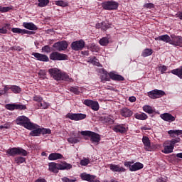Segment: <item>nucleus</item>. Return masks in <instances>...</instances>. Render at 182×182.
<instances>
[{
	"mask_svg": "<svg viewBox=\"0 0 182 182\" xmlns=\"http://www.w3.org/2000/svg\"><path fill=\"white\" fill-rule=\"evenodd\" d=\"M143 110L144 112H146V113H149V114H151V113H153V112H154L153 110V108L151 106L149 105H145L143 107Z\"/></svg>",
	"mask_w": 182,
	"mask_h": 182,
	"instance_id": "obj_38",
	"label": "nucleus"
},
{
	"mask_svg": "<svg viewBox=\"0 0 182 182\" xmlns=\"http://www.w3.org/2000/svg\"><path fill=\"white\" fill-rule=\"evenodd\" d=\"M82 136H88L90 138V141L97 146L100 143V135L92 131H82L81 132Z\"/></svg>",
	"mask_w": 182,
	"mask_h": 182,
	"instance_id": "obj_4",
	"label": "nucleus"
},
{
	"mask_svg": "<svg viewBox=\"0 0 182 182\" xmlns=\"http://www.w3.org/2000/svg\"><path fill=\"white\" fill-rule=\"evenodd\" d=\"M83 103L84 105H85V106L91 107V109H92V110H95V112H97V110H99V102H97V101L85 100Z\"/></svg>",
	"mask_w": 182,
	"mask_h": 182,
	"instance_id": "obj_12",
	"label": "nucleus"
},
{
	"mask_svg": "<svg viewBox=\"0 0 182 182\" xmlns=\"http://www.w3.org/2000/svg\"><path fill=\"white\" fill-rule=\"evenodd\" d=\"M168 68L166 65H160L159 66V70L161 71V73H166Z\"/></svg>",
	"mask_w": 182,
	"mask_h": 182,
	"instance_id": "obj_48",
	"label": "nucleus"
},
{
	"mask_svg": "<svg viewBox=\"0 0 182 182\" xmlns=\"http://www.w3.org/2000/svg\"><path fill=\"white\" fill-rule=\"evenodd\" d=\"M168 134L171 135V137H176L178 134H182V130H169Z\"/></svg>",
	"mask_w": 182,
	"mask_h": 182,
	"instance_id": "obj_34",
	"label": "nucleus"
},
{
	"mask_svg": "<svg viewBox=\"0 0 182 182\" xmlns=\"http://www.w3.org/2000/svg\"><path fill=\"white\" fill-rule=\"evenodd\" d=\"M157 182H166V179L163 178H159L157 179L156 181Z\"/></svg>",
	"mask_w": 182,
	"mask_h": 182,
	"instance_id": "obj_62",
	"label": "nucleus"
},
{
	"mask_svg": "<svg viewBox=\"0 0 182 182\" xmlns=\"http://www.w3.org/2000/svg\"><path fill=\"white\" fill-rule=\"evenodd\" d=\"M63 159V155L59 153H52L48 156V160L55 161Z\"/></svg>",
	"mask_w": 182,
	"mask_h": 182,
	"instance_id": "obj_24",
	"label": "nucleus"
},
{
	"mask_svg": "<svg viewBox=\"0 0 182 182\" xmlns=\"http://www.w3.org/2000/svg\"><path fill=\"white\" fill-rule=\"evenodd\" d=\"M134 117L138 120H146L147 119V114L144 113H136L134 114Z\"/></svg>",
	"mask_w": 182,
	"mask_h": 182,
	"instance_id": "obj_33",
	"label": "nucleus"
},
{
	"mask_svg": "<svg viewBox=\"0 0 182 182\" xmlns=\"http://www.w3.org/2000/svg\"><path fill=\"white\" fill-rule=\"evenodd\" d=\"M11 50H18V52H21L22 50V48H21L20 46H14L11 48Z\"/></svg>",
	"mask_w": 182,
	"mask_h": 182,
	"instance_id": "obj_56",
	"label": "nucleus"
},
{
	"mask_svg": "<svg viewBox=\"0 0 182 182\" xmlns=\"http://www.w3.org/2000/svg\"><path fill=\"white\" fill-rule=\"evenodd\" d=\"M101 120L103 123H107L108 124H113L114 123V121L110 116L102 117Z\"/></svg>",
	"mask_w": 182,
	"mask_h": 182,
	"instance_id": "obj_31",
	"label": "nucleus"
},
{
	"mask_svg": "<svg viewBox=\"0 0 182 182\" xmlns=\"http://www.w3.org/2000/svg\"><path fill=\"white\" fill-rule=\"evenodd\" d=\"M49 4V0H38V6L40 8H43Z\"/></svg>",
	"mask_w": 182,
	"mask_h": 182,
	"instance_id": "obj_40",
	"label": "nucleus"
},
{
	"mask_svg": "<svg viewBox=\"0 0 182 182\" xmlns=\"http://www.w3.org/2000/svg\"><path fill=\"white\" fill-rule=\"evenodd\" d=\"M153 50L150 48L144 49L141 53V56L144 58H147V56H151V55H153Z\"/></svg>",
	"mask_w": 182,
	"mask_h": 182,
	"instance_id": "obj_32",
	"label": "nucleus"
},
{
	"mask_svg": "<svg viewBox=\"0 0 182 182\" xmlns=\"http://www.w3.org/2000/svg\"><path fill=\"white\" fill-rule=\"evenodd\" d=\"M42 50L43 52H46L47 53H49V52H50V48L48 46H46L42 48Z\"/></svg>",
	"mask_w": 182,
	"mask_h": 182,
	"instance_id": "obj_55",
	"label": "nucleus"
},
{
	"mask_svg": "<svg viewBox=\"0 0 182 182\" xmlns=\"http://www.w3.org/2000/svg\"><path fill=\"white\" fill-rule=\"evenodd\" d=\"M160 117L162 119V120H164V122H168V123L176 121V117L172 116V114L170 113L161 114Z\"/></svg>",
	"mask_w": 182,
	"mask_h": 182,
	"instance_id": "obj_15",
	"label": "nucleus"
},
{
	"mask_svg": "<svg viewBox=\"0 0 182 182\" xmlns=\"http://www.w3.org/2000/svg\"><path fill=\"white\" fill-rule=\"evenodd\" d=\"M89 62L95 66H100V63H99V60L96 57L90 58Z\"/></svg>",
	"mask_w": 182,
	"mask_h": 182,
	"instance_id": "obj_37",
	"label": "nucleus"
},
{
	"mask_svg": "<svg viewBox=\"0 0 182 182\" xmlns=\"http://www.w3.org/2000/svg\"><path fill=\"white\" fill-rule=\"evenodd\" d=\"M34 32L33 31H28L26 29H23V33L22 35H33Z\"/></svg>",
	"mask_w": 182,
	"mask_h": 182,
	"instance_id": "obj_53",
	"label": "nucleus"
},
{
	"mask_svg": "<svg viewBox=\"0 0 182 182\" xmlns=\"http://www.w3.org/2000/svg\"><path fill=\"white\" fill-rule=\"evenodd\" d=\"M109 76L112 80H118L119 82L124 80V77H123V76L115 74L113 72L109 73Z\"/></svg>",
	"mask_w": 182,
	"mask_h": 182,
	"instance_id": "obj_25",
	"label": "nucleus"
},
{
	"mask_svg": "<svg viewBox=\"0 0 182 182\" xmlns=\"http://www.w3.org/2000/svg\"><path fill=\"white\" fill-rule=\"evenodd\" d=\"M164 95H166V92L160 90H154L148 92V96L151 99H159L161 97V96H164Z\"/></svg>",
	"mask_w": 182,
	"mask_h": 182,
	"instance_id": "obj_9",
	"label": "nucleus"
},
{
	"mask_svg": "<svg viewBox=\"0 0 182 182\" xmlns=\"http://www.w3.org/2000/svg\"><path fill=\"white\" fill-rule=\"evenodd\" d=\"M11 127V124L6 123L3 126H0V129H9Z\"/></svg>",
	"mask_w": 182,
	"mask_h": 182,
	"instance_id": "obj_57",
	"label": "nucleus"
},
{
	"mask_svg": "<svg viewBox=\"0 0 182 182\" xmlns=\"http://www.w3.org/2000/svg\"><path fill=\"white\" fill-rule=\"evenodd\" d=\"M51 77L55 80H65V82H73V80L69 77L66 73L60 72L58 68H50L48 70Z\"/></svg>",
	"mask_w": 182,
	"mask_h": 182,
	"instance_id": "obj_1",
	"label": "nucleus"
},
{
	"mask_svg": "<svg viewBox=\"0 0 182 182\" xmlns=\"http://www.w3.org/2000/svg\"><path fill=\"white\" fill-rule=\"evenodd\" d=\"M176 157H178V159H182V153L177 154Z\"/></svg>",
	"mask_w": 182,
	"mask_h": 182,
	"instance_id": "obj_63",
	"label": "nucleus"
},
{
	"mask_svg": "<svg viewBox=\"0 0 182 182\" xmlns=\"http://www.w3.org/2000/svg\"><path fill=\"white\" fill-rule=\"evenodd\" d=\"M90 50H92V52H95V50H97V46H96V45L92 44L90 48Z\"/></svg>",
	"mask_w": 182,
	"mask_h": 182,
	"instance_id": "obj_58",
	"label": "nucleus"
},
{
	"mask_svg": "<svg viewBox=\"0 0 182 182\" xmlns=\"http://www.w3.org/2000/svg\"><path fill=\"white\" fill-rule=\"evenodd\" d=\"M68 141H69L71 144H76V143H79V139L75 137H70L68 139Z\"/></svg>",
	"mask_w": 182,
	"mask_h": 182,
	"instance_id": "obj_44",
	"label": "nucleus"
},
{
	"mask_svg": "<svg viewBox=\"0 0 182 182\" xmlns=\"http://www.w3.org/2000/svg\"><path fill=\"white\" fill-rule=\"evenodd\" d=\"M62 181L63 182H75L76 181V179H70L67 177L62 178Z\"/></svg>",
	"mask_w": 182,
	"mask_h": 182,
	"instance_id": "obj_51",
	"label": "nucleus"
},
{
	"mask_svg": "<svg viewBox=\"0 0 182 182\" xmlns=\"http://www.w3.org/2000/svg\"><path fill=\"white\" fill-rule=\"evenodd\" d=\"M109 168L112 171L117 173H124L126 171V168L120 166V165L111 164L109 165Z\"/></svg>",
	"mask_w": 182,
	"mask_h": 182,
	"instance_id": "obj_20",
	"label": "nucleus"
},
{
	"mask_svg": "<svg viewBox=\"0 0 182 182\" xmlns=\"http://www.w3.org/2000/svg\"><path fill=\"white\" fill-rule=\"evenodd\" d=\"M142 142L144 146V149L146 151H150L151 149V144L150 143V139L147 136H143Z\"/></svg>",
	"mask_w": 182,
	"mask_h": 182,
	"instance_id": "obj_21",
	"label": "nucleus"
},
{
	"mask_svg": "<svg viewBox=\"0 0 182 182\" xmlns=\"http://www.w3.org/2000/svg\"><path fill=\"white\" fill-rule=\"evenodd\" d=\"M144 8H148L149 9H151V8H154V4L151 3H147L144 5Z\"/></svg>",
	"mask_w": 182,
	"mask_h": 182,
	"instance_id": "obj_52",
	"label": "nucleus"
},
{
	"mask_svg": "<svg viewBox=\"0 0 182 182\" xmlns=\"http://www.w3.org/2000/svg\"><path fill=\"white\" fill-rule=\"evenodd\" d=\"M120 114L123 117H131V116H133V111L124 107L120 110Z\"/></svg>",
	"mask_w": 182,
	"mask_h": 182,
	"instance_id": "obj_23",
	"label": "nucleus"
},
{
	"mask_svg": "<svg viewBox=\"0 0 182 182\" xmlns=\"http://www.w3.org/2000/svg\"><path fill=\"white\" fill-rule=\"evenodd\" d=\"M16 123L19 126H23V127L28 129V130H32V129H35V127H36V125L31 122V119L26 116H20L17 117Z\"/></svg>",
	"mask_w": 182,
	"mask_h": 182,
	"instance_id": "obj_2",
	"label": "nucleus"
},
{
	"mask_svg": "<svg viewBox=\"0 0 182 182\" xmlns=\"http://www.w3.org/2000/svg\"><path fill=\"white\" fill-rule=\"evenodd\" d=\"M10 89L14 93H19L20 92H21V89L18 86H16V85L11 86Z\"/></svg>",
	"mask_w": 182,
	"mask_h": 182,
	"instance_id": "obj_41",
	"label": "nucleus"
},
{
	"mask_svg": "<svg viewBox=\"0 0 182 182\" xmlns=\"http://www.w3.org/2000/svg\"><path fill=\"white\" fill-rule=\"evenodd\" d=\"M171 73L173 75H176V76H178V77H179L180 79H182V66L179 68L172 70Z\"/></svg>",
	"mask_w": 182,
	"mask_h": 182,
	"instance_id": "obj_29",
	"label": "nucleus"
},
{
	"mask_svg": "<svg viewBox=\"0 0 182 182\" xmlns=\"http://www.w3.org/2000/svg\"><path fill=\"white\" fill-rule=\"evenodd\" d=\"M70 92H72L73 93H75V95L77 94V93H79V90L77 89V87H71L70 88Z\"/></svg>",
	"mask_w": 182,
	"mask_h": 182,
	"instance_id": "obj_54",
	"label": "nucleus"
},
{
	"mask_svg": "<svg viewBox=\"0 0 182 182\" xmlns=\"http://www.w3.org/2000/svg\"><path fill=\"white\" fill-rule=\"evenodd\" d=\"M176 143H180V138H175L171 141H166L164 144V153L165 154L173 153V150H174V146H176Z\"/></svg>",
	"mask_w": 182,
	"mask_h": 182,
	"instance_id": "obj_3",
	"label": "nucleus"
},
{
	"mask_svg": "<svg viewBox=\"0 0 182 182\" xmlns=\"http://www.w3.org/2000/svg\"><path fill=\"white\" fill-rule=\"evenodd\" d=\"M48 170L52 173H59V164L50 162L48 164Z\"/></svg>",
	"mask_w": 182,
	"mask_h": 182,
	"instance_id": "obj_22",
	"label": "nucleus"
},
{
	"mask_svg": "<svg viewBox=\"0 0 182 182\" xmlns=\"http://www.w3.org/2000/svg\"><path fill=\"white\" fill-rule=\"evenodd\" d=\"M68 119L70 120H83V119H86V114H69L68 115Z\"/></svg>",
	"mask_w": 182,
	"mask_h": 182,
	"instance_id": "obj_17",
	"label": "nucleus"
},
{
	"mask_svg": "<svg viewBox=\"0 0 182 182\" xmlns=\"http://www.w3.org/2000/svg\"><path fill=\"white\" fill-rule=\"evenodd\" d=\"M99 43L101 46H107L109 45V38L103 37L99 41Z\"/></svg>",
	"mask_w": 182,
	"mask_h": 182,
	"instance_id": "obj_35",
	"label": "nucleus"
},
{
	"mask_svg": "<svg viewBox=\"0 0 182 182\" xmlns=\"http://www.w3.org/2000/svg\"><path fill=\"white\" fill-rule=\"evenodd\" d=\"M33 100H34V102H37L38 103H41V102L43 101V98L39 95H34Z\"/></svg>",
	"mask_w": 182,
	"mask_h": 182,
	"instance_id": "obj_47",
	"label": "nucleus"
},
{
	"mask_svg": "<svg viewBox=\"0 0 182 182\" xmlns=\"http://www.w3.org/2000/svg\"><path fill=\"white\" fill-rule=\"evenodd\" d=\"M32 56H34L37 59V60H40L41 62H49V57L45 54H41L39 53H33Z\"/></svg>",
	"mask_w": 182,
	"mask_h": 182,
	"instance_id": "obj_16",
	"label": "nucleus"
},
{
	"mask_svg": "<svg viewBox=\"0 0 182 182\" xmlns=\"http://www.w3.org/2000/svg\"><path fill=\"white\" fill-rule=\"evenodd\" d=\"M36 127L33 128L30 132L31 136H41V128H38V125L35 124Z\"/></svg>",
	"mask_w": 182,
	"mask_h": 182,
	"instance_id": "obj_30",
	"label": "nucleus"
},
{
	"mask_svg": "<svg viewBox=\"0 0 182 182\" xmlns=\"http://www.w3.org/2000/svg\"><path fill=\"white\" fill-rule=\"evenodd\" d=\"M38 107L41 109H48L50 105L48 102H46L45 101H42L38 104Z\"/></svg>",
	"mask_w": 182,
	"mask_h": 182,
	"instance_id": "obj_36",
	"label": "nucleus"
},
{
	"mask_svg": "<svg viewBox=\"0 0 182 182\" xmlns=\"http://www.w3.org/2000/svg\"><path fill=\"white\" fill-rule=\"evenodd\" d=\"M80 177L82 180L85 181L93 182L96 178V176L87 174L86 173H82L80 174Z\"/></svg>",
	"mask_w": 182,
	"mask_h": 182,
	"instance_id": "obj_18",
	"label": "nucleus"
},
{
	"mask_svg": "<svg viewBox=\"0 0 182 182\" xmlns=\"http://www.w3.org/2000/svg\"><path fill=\"white\" fill-rule=\"evenodd\" d=\"M72 165L66 162L58 164V170H70Z\"/></svg>",
	"mask_w": 182,
	"mask_h": 182,
	"instance_id": "obj_27",
	"label": "nucleus"
},
{
	"mask_svg": "<svg viewBox=\"0 0 182 182\" xmlns=\"http://www.w3.org/2000/svg\"><path fill=\"white\" fill-rule=\"evenodd\" d=\"M68 46H69V44H68V42L65 41L57 42L53 44V48H55L56 50H58V52L66 50V49H68Z\"/></svg>",
	"mask_w": 182,
	"mask_h": 182,
	"instance_id": "obj_10",
	"label": "nucleus"
},
{
	"mask_svg": "<svg viewBox=\"0 0 182 182\" xmlns=\"http://www.w3.org/2000/svg\"><path fill=\"white\" fill-rule=\"evenodd\" d=\"M11 11V7H4L0 6V12H9Z\"/></svg>",
	"mask_w": 182,
	"mask_h": 182,
	"instance_id": "obj_50",
	"label": "nucleus"
},
{
	"mask_svg": "<svg viewBox=\"0 0 182 182\" xmlns=\"http://www.w3.org/2000/svg\"><path fill=\"white\" fill-rule=\"evenodd\" d=\"M124 164L125 167L129 168V171H137L138 170H141L144 167L143 164L140 162L133 164L132 161H126Z\"/></svg>",
	"mask_w": 182,
	"mask_h": 182,
	"instance_id": "obj_6",
	"label": "nucleus"
},
{
	"mask_svg": "<svg viewBox=\"0 0 182 182\" xmlns=\"http://www.w3.org/2000/svg\"><path fill=\"white\" fill-rule=\"evenodd\" d=\"M155 39L156 41H161L162 42H166V43H170V42L171 41V38H170V36H168V35L160 36Z\"/></svg>",
	"mask_w": 182,
	"mask_h": 182,
	"instance_id": "obj_26",
	"label": "nucleus"
},
{
	"mask_svg": "<svg viewBox=\"0 0 182 182\" xmlns=\"http://www.w3.org/2000/svg\"><path fill=\"white\" fill-rule=\"evenodd\" d=\"M15 161L17 164H22V163L25 162V158L20 156L15 158Z\"/></svg>",
	"mask_w": 182,
	"mask_h": 182,
	"instance_id": "obj_46",
	"label": "nucleus"
},
{
	"mask_svg": "<svg viewBox=\"0 0 182 182\" xmlns=\"http://www.w3.org/2000/svg\"><path fill=\"white\" fill-rule=\"evenodd\" d=\"M55 4L58 6H68V3H66V2H65V1H63L62 0L55 1Z\"/></svg>",
	"mask_w": 182,
	"mask_h": 182,
	"instance_id": "obj_43",
	"label": "nucleus"
},
{
	"mask_svg": "<svg viewBox=\"0 0 182 182\" xmlns=\"http://www.w3.org/2000/svg\"><path fill=\"white\" fill-rule=\"evenodd\" d=\"M23 29H21L19 28H11V32H13L14 33H23Z\"/></svg>",
	"mask_w": 182,
	"mask_h": 182,
	"instance_id": "obj_49",
	"label": "nucleus"
},
{
	"mask_svg": "<svg viewBox=\"0 0 182 182\" xmlns=\"http://www.w3.org/2000/svg\"><path fill=\"white\" fill-rule=\"evenodd\" d=\"M11 89V87H9L8 85H4V90L6 93H8V91Z\"/></svg>",
	"mask_w": 182,
	"mask_h": 182,
	"instance_id": "obj_60",
	"label": "nucleus"
},
{
	"mask_svg": "<svg viewBox=\"0 0 182 182\" xmlns=\"http://www.w3.org/2000/svg\"><path fill=\"white\" fill-rule=\"evenodd\" d=\"M96 28L97 29H100V28H101V29H103V31H106V29H107V28H109L107 25L106 23H98L96 24Z\"/></svg>",
	"mask_w": 182,
	"mask_h": 182,
	"instance_id": "obj_39",
	"label": "nucleus"
},
{
	"mask_svg": "<svg viewBox=\"0 0 182 182\" xmlns=\"http://www.w3.org/2000/svg\"><path fill=\"white\" fill-rule=\"evenodd\" d=\"M90 163V160L87 158H84L80 161V166H87Z\"/></svg>",
	"mask_w": 182,
	"mask_h": 182,
	"instance_id": "obj_42",
	"label": "nucleus"
},
{
	"mask_svg": "<svg viewBox=\"0 0 182 182\" xmlns=\"http://www.w3.org/2000/svg\"><path fill=\"white\" fill-rule=\"evenodd\" d=\"M126 125L121 124L116 125L113 127L112 130H114L116 133H126L127 132V127L126 128Z\"/></svg>",
	"mask_w": 182,
	"mask_h": 182,
	"instance_id": "obj_19",
	"label": "nucleus"
},
{
	"mask_svg": "<svg viewBox=\"0 0 182 182\" xmlns=\"http://www.w3.org/2000/svg\"><path fill=\"white\" fill-rule=\"evenodd\" d=\"M41 134H50L51 131L49 129L40 128Z\"/></svg>",
	"mask_w": 182,
	"mask_h": 182,
	"instance_id": "obj_45",
	"label": "nucleus"
},
{
	"mask_svg": "<svg viewBox=\"0 0 182 182\" xmlns=\"http://www.w3.org/2000/svg\"><path fill=\"white\" fill-rule=\"evenodd\" d=\"M23 26L26 29H29L30 31H38V27L33 24V23H23Z\"/></svg>",
	"mask_w": 182,
	"mask_h": 182,
	"instance_id": "obj_28",
	"label": "nucleus"
},
{
	"mask_svg": "<svg viewBox=\"0 0 182 182\" xmlns=\"http://www.w3.org/2000/svg\"><path fill=\"white\" fill-rule=\"evenodd\" d=\"M50 60H67L68 55L66 54H62L58 52H53L50 55Z\"/></svg>",
	"mask_w": 182,
	"mask_h": 182,
	"instance_id": "obj_8",
	"label": "nucleus"
},
{
	"mask_svg": "<svg viewBox=\"0 0 182 182\" xmlns=\"http://www.w3.org/2000/svg\"><path fill=\"white\" fill-rule=\"evenodd\" d=\"M8 32V30H6V28H5V27H3L1 28H0V33H6Z\"/></svg>",
	"mask_w": 182,
	"mask_h": 182,
	"instance_id": "obj_59",
	"label": "nucleus"
},
{
	"mask_svg": "<svg viewBox=\"0 0 182 182\" xmlns=\"http://www.w3.org/2000/svg\"><path fill=\"white\" fill-rule=\"evenodd\" d=\"M6 109H7V110H15V109L25 110L26 109V105L21 104H7L6 105Z\"/></svg>",
	"mask_w": 182,
	"mask_h": 182,
	"instance_id": "obj_13",
	"label": "nucleus"
},
{
	"mask_svg": "<svg viewBox=\"0 0 182 182\" xmlns=\"http://www.w3.org/2000/svg\"><path fill=\"white\" fill-rule=\"evenodd\" d=\"M83 48H85V41L83 40L74 41L71 43V49L73 50H82Z\"/></svg>",
	"mask_w": 182,
	"mask_h": 182,
	"instance_id": "obj_11",
	"label": "nucleus"
},
{
	"mask_svg": "<svg viewBox=\"0 0 182 182\" xmlns=\"http://www.w3.org/2000/svg\"><path fill=\"white\" fill-rule=\"evenodd\" d=\"M129 102H132V103H133L136 100V98L134 97H130L129 98Z\"/></svg>",
	"mask_w": 182,
	"mask_h": 182,
	"instance_id": "obj_61",
	"label": "nucleus"
},
{
	"mask_svg": "<svg viewBox=\"0 0 182 182\" xmlns=\"http://www.w3.org/2000/svg\"><path fill=\"white\" fill-rule=\"evenodd\" d=\"M7 154H9V156H11L13 157H15V156H28V152L26 150L22 149V148H11L9 149L6 151Z\"/></svg>",
	"mask_w": 182,
	"mask_h": 182,
	"instance_id": "obj_5",
	"label": "nucleus"
},
{
	"mask_svg": "<svg viewBox=\"0 0 182 182\" xmlns=\"http://www.w3.org/2000/svg\"><path fill=\"white\" fill-rule=\"evenodd\" d=\"M102 6L106 11H113L119 8V3L113 1H105L102 4Z\"/></svg>",
	"mask_w": 182,
	"mask_h": 182,
	"instance_id": "obj_7",
	"label": "nucleus"
},
{
	"mask_svg": "<svg viewBox=\"0 0 182 182\" xmlns=\"http://www.w3.org/2000/svg\"><path fill=\"white\" fill-rule=\"evenodd\" d=\"M171 41L170 44L173 45V46H180L182 43V37L181 36H176V35L173 34L171 36Z\"/></svg>",
	"mask_w": 182,
	"mask_h": 182,
	"instance_id": "obj_14",
	"label": "nucleus"
},
{
	"mask_svg": "<svg viewBox=\"0 0 182 182\" xmlns=\"http://www.w3.org/2000/svg\"><path fill=\"white\" fill-rule=\"evenodd\" d=\"M36 182H46L45 179H37Z\"/></svg>",
	"mask_w": 182,
	"mask_h": 182,
	"instance_id": "obj_64",
	"label": "nucleus"
}]
</instances>
